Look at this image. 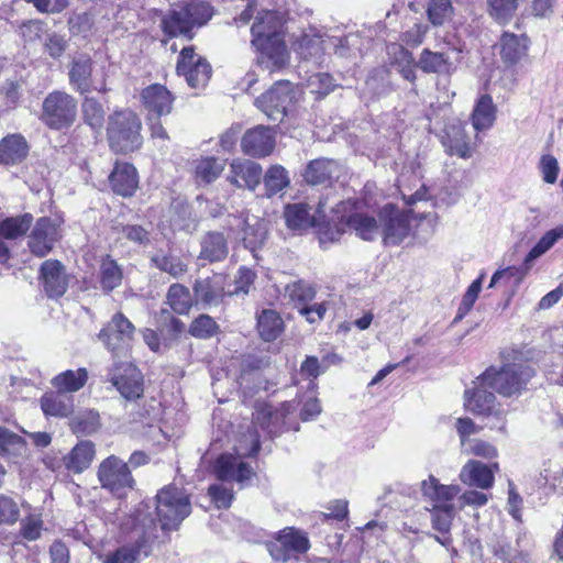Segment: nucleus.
Returning <instances> with one entry per match:
<instances>
[{
  "label": "nucleus",
  "mask_w": 563,
  "mask_h": 563,
  "mask_svg": "<svg viewBox=\"0 0 563 563\" xmlns=\"http://www.w3.org/2000/svg\"><path fill=\"white\" fill-rule=\"evenodd\" d=\"M280 19L275 11H263L251 27L252 44L258 51L257 63L263 70L274 73L288 63V52L279 29Z\"/></svg>",
  "instance_id": "nucleus-1"
},
{
  "label": "nucleus",
  "mask_w": 563,
  "mask_h": 563,
  "mask_svg": "<svg viewBox=\"0 0 563 563\" xmlns=\"http://www.w3.org/2000/svg\"><path fill=\"white\" fill-rule=\"evenodd\" d=\"M142 122L131 109L117 110L108 117L107 139L115 153L128 154L142 146Z\"/></svg>",
  "instance_id": "nucleus-2"
},
{
  "label": "nucleus",
  "mask_w": 563,
  "mask_h": 563,
  "mask_svg": "<svg viewBox=\"0 0 563 563\" xmlns=\"http://www.w3.org/2000/svg\"><path fill=\"white\" fill-rule=\"evenodd\" d=\"M534 371L525 363H510L500 369L487 368L481 375L482 386H488L504 397L520 394L533 377Z\"/></svg>",
  "instance_id": "nucleus-3"
},
{
  "label": "nucleus",
  "mask_w": 563,
  "mask_h": 563,
  "mask_svg": "<svg viewBox=\"0 0 563 563\" xmlns=\"http://www.w3.org/2000/svg\"><path fill=\"white\" fill-rule=\"evenodd\" d=\"M191 512L188 496L179 488L167 486L156 495V515L163 530H176Z\"/></svg>",
  "instance_id": "nucleus-4"
},
{
  "label": "nucleus",
  "mask_w": 563,
  "mask_h": 563,
  "mask_svg": "<svg viewBox=\"0 0 563 563\" xmlns=\"http://www.w3.org/2000/svg\"><path fill=\"white\" fill-rule=\"evenodd\" d=\"M77 100L65 91L49 92L43 100L40 120L52 130L71 126L77 117Z\"/></svg>",
  "instance_id": "nucleus-5"
},
{
  "label": "nucleus",
  "mask_w": 563,
  "mask_h": 563,
  "mask_svg": "<svg viewBox=\"0 0 563 563\" xmlns=\"http://www.w3.org/2000/svg\"><path fill=\"white\" fill-rule=\"evenodd\" d=\"M98 481L103 489L118 498H123L135 486L129 464L117 455H110L98 466Z\"/></svg>",
  "instance_id": "nucleus-6"
},
{
  "label": "nucleus",
  "mask_w": 563,
  "mask_h": 563,
  "mask_svg": "<svg viewBox=\"0 0 563 563\" xmlns=\"http://www.w3.org/2000/svg\"><path fill=\"white\" fill-rule=\"evenodd\" d=\"M295 100L294 85L289 80L276 81L255 99V106L274 122H282Z\"/></svg>",
  "instance_id": "nucleus-7"
},
{
  "label": "nucleus",
  "mask_w": 563,
  "mask_h": 563,
  "mask_svg": "<svg viewBox=\"0 0 563 563\" xmlns=\"http://www.w3.org/2000/svg\"><path fill=\"white\" fill-rule=\"evenodd\" d=\"M134 332V324L122 312H117L100 330L98 338L114 357H120L128 353Z\"/></svg>",
  "instance_id": "nucleus-8"
},
{
  "label": "nucleus",
  "mask_w": 563,
  "mask_h": 563,
  "mask_svg": "<svg viewBox=\"0 0 563 563\" xmlns=\"http://www.w3.org/2000/svg\"><path fill=\"white\" fill-rule=\"evenodd\" d=\"M267 551L276 562H286L292 556L306 553L310 542L306 533L294 528L286 527L276 533L275 540L266 543Z\"/></svg>",
  "instance_id": "nucleus-9"
},
{
  "label": "nucleus",
  "mask_w": 563,
  "mask_h": 563,
  "mask_svg": "<svg viewBox=\"0 0 563 563\" xmlns=\"http://www.w3.org/2000/svg\"><path fill=\"white\" fill-rule=\"evenodd\" d=\"M177 74L184 76L191 88H202L211 77L212 68L206 58L196 54L194 46H186L180 51Z\"/></svg>",
  "instance_id": "nucleus-10"
},
{
  "label": "nucleus",
  "mask_w": 563,
  "mask_h": 563,
  "mask_svg": "<svg viewBox=\"0 0 563 563\" xmlns=\"http://www.w3.org/2000/svg\"><path fill=\"white\" fill-rule=\"evenodd\" d=\"M62 238L60 222L55 219L42 217L37 219L29 235V249L37 257H44L52 252Z\"/></svg>",
  "instance_id": "nucleus-11"
},
{
  "label": "nucleus",
  "mask_w": 563,
  "mask_h": 563,
  "mask_svg": "<svg viewBox=\"0 0 563 563\" xmlns=\"http://www.w3.org/2000/svg\"><path fill=\"white\" fill-rule=\"evenodd\" d=\"M263 176L262 167L258 163L250 159H233L230 164V170L227 175L228 181L241 189L255 190Z\"/></svg>",
  "instance_id": "nucleus-12"
},
{
  "label": "nucleus",
  "mask_w": 563,
  "mask_h": 563,
  "mask_svg": "<svg viewBox=\"0 0 563 563\" xmlns=\"http://www.w3.org/2000/svg\"><path fill=\"white\" fill-rule=\"evenodd\" d=\"M380 217L384 222L383 240L385 245L400 244L410 231L408 217L389 205L384 208Z\"/></svg>",
  "instance_id": "nucleus-13"
},
{
  "label": "nucleus",
  "mask_w": 563,
  "mask_h": 563,
  "mask_svg": "<svg viewBox=\"0 0 563 563\" xmlns=\"http://www.w3.org/2000/svg\"><path fill=\"white\" fill-rule=\"evenodd\" d=\"M244 154L252 157H265L275 147V137L269 128L258 125L245 132L241 141Z\"/></svg>",
  "instance_id": "nucleus-14"
},
{
  "label": "nucleus",
  "mask_w": 563,
  "mask_h": 563,
  "mask_svg": "<svg viewBox=\"0 0 563 563\" xmlns=\"http://www.w3.org/2000/svg\"><path fill=\"white\" fill-rule=\"evenodd\" d=\"M112 191L122 197H131L139 188V174L134 165L117 161L109 177Z\"/></svg>",
  "instance_id": "nucleus-15"
},
{
  "label": "nucleus",
  "mask_w": 563,
  "mask_h": 563,
  "mask_svg": "<svg viewBox=\"0 0 563 563\" xmlns=\"http://www.w3.org/2000/svg\"><path fill=\"white\" fill-rule=\"evenodd\" d=\"M142 103L148 112V120L169 114L173 109L172 93L162 85L154 84L142 90Z\"/></svg>",
  "instance_id": "nucleus-16"
},
{
  "label": "nucleus",
  "mask_w": 563,
  "mask_h": 563,
  "mask_svg": "<svg viewBox=\"0 0 563 563\" xmlns=\"http://www.w3.org/2000/svg\"><path fill=\"white\" fill-rule=\"evenodd\" d=\"M41 277L49 298L62 297L68 288V277L59 261L47 260L41 266Z\"/></svg>",
  "instance_id": "nucleus-17"
},
{
  "label": "nucleus",
  "mask_w": 563,
  "mask_h": 563,
  "mask_svg": "<svg viewBox=\"0 0 563 563\" xmlns=\"http://www.w3.org/2000/svg\"><path fill=\"white\" fill-rule=\"evenodd\" d=\"M499 471L497 462L486 465L479 461L471 460L461 470L460 479L470 486L488 489L494 485V473Z\"/></svg>",
  "instance_id": "nucleus-18"
},
{
  "label": "nucleus",
  "mask_w": 563,
  "mask_h": 563,
  "mask_svg": "<svg viewBox=\"0 0 563 563\" xmlns=\"http://www.w3.org/2000/svg\"><path fill=\"white\" fill-rule=\"evenodd\" d=\"M192 290L197 303H201L205 308L219 306L224 297V278L218 274L198 278Z\"/></svg>",
  "instance_id": "nucleus-19"
},
{
  "label": "nucleus",
  "mask_w": 563,
  "mask_h": 563,
  "mask_svg": "<svg viewBox=\"0 0 563 563\" xmlns=\"http://www.w3.org/2000/svg\"><path fill=\"white\" fill-rule=\"evenodd\" d=\"M228 228L232 232L236 230V236L241 238L245 247L250 250L260 247L266 240V230L257 220L250 223L247 218L231 216L228 219Z\"/></svg>",
  "instance_id": "nucleus-20"
},
{
  "label": "nucleus",
  "mask_w": 563,
  "mask_h": 563,
  "mask_svg": "<svg viewBox=\"0 0 563 563\" xmlns=\"http://www.w3.org/2000/svg\"><path fill=\"white\" fill-rule=\"evenodd\" d=\"M161 29L168 37H185L188 41L195 36L194 26L188 20L186 12L179 2L175 3L172 9L162 18Z\"/></svg>",
  "instance_id": "nucleus-21"
},
{
  "label": "nucleus",
  "mask_w": 563,
  "mask_h": 563,
  "mask_svg": "<svg viewBox=\"0 0 563 563\" xmlns=\"http://www.w3.org/2000/svg\"><path fill=\"white\" fill-rule=\"evenodd\" d=\"M199 260L208 263L224 261L229 255V241L223 232L208 231L200 238Z\"/></svg>",
  "instance_id": "nucleus-22"
},
{
  "label": "nucleus",
  "mask_w": 563,
  "mask_h": 563,
  "mask_svg": "<svg viewBox=\"0 0 563 563\" xmlns=\"http://www.w3.org/2000/svg\"><path fill=\"white\" fill-rule=\"evenodd\" d=\"M30 146L22 134H8L0 140V164L10 167L21 164L29 155Z\"/></svg>",
  "instance_id": "nucleus-23"
},
{
  "label": "nucleus",
  "mask_w": 563,
  "mask_h": 563,
  "mask_svg": "<svg viewBox=\"0 0 563 563\" xmlns=\"http://www.w3.org/2000/svg\"><path fill=\"white\" fill-rule=\"evenodd\" d=\"M420 490L426 501L432 507L451 505L452 500L460 493L456 485H443L437 477L430 475L428 479L420 483Z\"/></svg>",
  "instance_id": "nucleus-24"
},
{
  "label": "nucleus",
  "mask_w": 563,
  "mask_h": 563,
  "mask_svg": "<svg viewBox=\"0 0 563 563\" xmlns=\"http://www.w3.org/2000/svg\"><path fill=\"white\" fill-rule=\"evenodd\" d=\"M340 176V164L334 159L317 158L311 161L303 173L305 180L310 185H331Z\"/></svg>",
  "instance_id": "nucleus-25"
},
{
  "label": "nucleus",
  "mask_w": 563,
  "mask_h": 563,
  "mask_svg": "<svg viewBox=\"0 0 563 563\" xmlns=\"http://www.w3.org/2000/svg\"><path fill=\"white\" fill-rule=\"evenodd\" d=\"M150 537L142 532L133 543L120 547L106 556L104 563H135L151 552Z\"/></svg>",
  "instance_id": "nucleus-26"
},
{
  "label": "nucleus",
  "mask_w": 563,
  "mask_h": 563,
  "mask_svg": "<svg viewBox=\"0 0 563 563\" xmlns=\"http://www.w3.org/2000/svg\"><path fill=\"white\" fill-rule=\"evenodd\" d=\"M473 390H465V408L474 415L490 416L496 408V397L488 386H482L481 376L477 377Z\"/></svg>",
  "instance_id": "nucleus-27"
},
{
  "label": "nucleus",
  "mask_w": 563,
  "mask_h": 563,
  "mask_svg": "<svg viewBox=\"0 0 563 563\" xmlns=\"http://www.w3.org/2000/svg\"><path fill=\"white\" fill-rule=\"evenodd\" d=\"M442 144L445 152L451 156L456 155L462 158L472 156L470 140L462 123H453L446 126Z\"/></svg>",
  "instance_id": "nucleus-28"
},
{
  "label": "nucleus",
  "mask_w": 563,
  "mask_h": 563,
  "mask_svg": "<svg viewBox=\"0 0 563 563\" xmlns=\"http://www.w3.org/2000/svg\"><path fill=\"white\" fill-rule=\"evenodd\" d=\"M41 408L45 416L65 418L74 412V396L57 389L45 393L41 399Z\"/></svg>",
  "instance_id": "nucleus-29"
},
{
  "label": "nucleus",
  "mask_w": 563,
  "mask_h": 563,
  "mask_svg": "<svg viewBox=\"0 0 563 563\" xmlns=\"http://www.w3.org/2000/svg\"><path fill=\"white\" fill-rule=\"evenodd\" d=\"M92 65L93 63L90 56L86 54H79L71 60L70 69L68 73L69 82L80 93H87L91 91Z\"/></svg>",
  "instance_id": "nucleus-30"
},
{
  "label": "nucleus",
  "mask_w": 563,
  "mask_h": 563,
  "mask_svg": "<svg viewBox=\"0 0 563 563\" xmlns=\"http://www.w3.org/2000/svg\"><path fill=\"white\" fill-rule=\"evenodd\" d=\"M152 265L174 278L183 276L188 271V263L169 247L167 251L157 250L151 256Z\"/></svg>",
  "instance_id": "nucleus-31"
},
{
  "label": "nucleus",
  "mask_w": 563,
  "mask_h": 563,
  "mask_svg": "<svg viewBox=\"0 0 563 563\" xmlns=\"http://www.w3.org/2000/svg\"><path fill=\"white\" fill-rule=\"evenodd\" d=\"M125 372L129 374L117 376L112 375L111 382L119 393L126 400H135L143 395V380L141 374L136 372L130 364L126 365Z\"/></svg>",
  "instance_id": "nucleus-32"
},
{
  "label": "nucleus",
  "mask_w": 563,
  "mask_h": 563,
  "mask_svg": "<svg viewBox=\"0 0 563 563\" xmlns=\"http://www.w3.org/2000/svg\"><path fill=\"white\" fill-rule=\"evenodd\" d=\"M452 62L448 54L423 48L417 60V67L426 74L448 75L452 69Z\"/></svg>",
  "instance_id": "nucleus-33"
},
{
  "label": "nucleus",
  "mask_w": 563,
  "mask_h": 563,
  "mask_svg": "<svg viewBox=\"0 0 563 563\" xmlns=\"http://www.w3.org/2000/svg\"><path fill=\"white\" fill-rule=\"evenodd\" d=\"M497 108L489 95L481 96L472 112V124L477 132L490 129L496 120Z\"/></svg>",
  "instance_id": "nucleus-34"
},
{
  "label": "nucleus",
  "mask_w": 563,
  "mask_h": 563,
  "mask_svg": "<svg viewBox=\"0 0 563 563\" xmlns=\"http://www.w3.org/2000/svg\"><path fill=\"white\" fill-rule=\"evenodd\" d=\"M95 444L91 441H80L65 457L67 470L81 473L87 470L95 457Z\"/></svg>",
  "instance_id": "nucleus-35"
},
{
  "label": "nucleus",
  "mask_w": 563,
  "mask_h": 563,
  "mask_svg": "<svg viewBox=\"0 0 563 563\" xmlns=\"http://www.w3.org/2000/svg\"><path fill=\"white\" fill-rule=\"evenodd\" d=\"M528 38L525 35L504 33L500 38V56L504 63L514 65L526 54Z\"/></svg>",
  "instance_id": "nucleus-36"
},
{
  "label": "nucleus",
  "mask_w": 563,
  "mask_h": 563,
  "mask_svg": "<svg viewBox=\"0 0 563 563\" xmlns=\"http://www.w3.org/2000/svg\"><path fill=\"white\" fill-rule=\"evenodd\" d=\"M88 380V372L86 368H78L76 371L67 369L51 380L52 386L67 395H73L74 393L80 390Z\"/></svg>",
  "instance_id": "nucleus-37"
},
{
  "label": "nucleus",
  "mask_w": 563,
  "mask_h": 563,
  "mask_svg": "<svg viewBox=\"0 0 563 563\" xmlns=\"http://www.w3.org/2000/svg\"><path fill=\"white\" fill-rule=\"evenodd\" d=\"M26 453L25 440L8 428L0 427V456L15 460L24 457Z\"/></svg>",
  "instance_id": "nucleus-38"
},
{
  "label": "nucleus",
  "mask_w": 563,
  "mask_h": 563,
  "mask_svg": "<svg viewBox=\"0 0 563 563\" xmlns=\"http://www.w3.org/2000/svg\"><path fill=\"white\" fill-rule=\"evenodd\" d=\"M283 319L274 310L264 309L257 316V330L260 336L266 342L277 339L283 331Z\"/></svg>",
  "instance_id": "nucleus-39"
},
{
  "label": "nucleus",
  "mask_w": 563,
  "mask_h": 563,
  "mask_svg": "<svg viewBox=\"0 0 563 563\" xmlns=\"http://www.w3.org/2000/svg\"><path fill=\"white\" fill-rule=\"evenodd\" d=\"M286 224L291 230H305L314 225V217L310 214L308 205L298 202L285 207Z\"/></svg>",
  "instance_id": "nucleus-40"
},
{
  "label": "nucleus",
  "mask_w": 563,
  "mask_h": 563,
  "mask_svg": "<svg viewBox=\"0 0 563 563\" xmlns=\"http://www.w3.org/2000/svg\"><path fill=\"white\" fill-rule=\"evenodd\" d=\"M179 4L195 29L207 24L213 15L212 5L205 0H183Z\"/></svg>",
  "instance_id": "nucleus-41"
},
{
  "label": "nucleus",
  "mask_w": 563,
  "mask_h": 563,
  "mask_svg": "<svg viewBox=\"0 0 563 563\" xmlns=\"http://www.w3.org/2000/svg\"><path fill=\"white\" fill-rule=\"evenodd\" d=\"M33 223L31 213L8 217L0 221V235L7 240H15L23 236Z\"/></svg>",
  "instance_id": "nucleus-42"
},
{
  "label": "nucleus",
  "mask_w": 563,
  "mask_h": 563,
  "mask_svg": "<svg viewBox=\"0 0 563 563\" xmlns=\"http://www.w3.org/2000/svg\"><path fill=\"white\" fill-rule=\"evenodd\" d=\"M123 273L118 263L109 255L100 264L99 280L103 291L110 292L122 284Z\"/></svg>",
  "instance_id": "nucleus-43"
},
{
  "label": "nucleus",
  "mask_w": 563,
  "mask_h": 563,
  "mask_svg": "<svg viewBox=\"0 0 563 563\" xmlns=\"http://www.w3.org/2000/svg\"><path fill=\"white\" fill-rule=\"evenodd\" d=\"M224 169V161L217 157L201 158L195 166V178L199 185L214 181Z\"/></svg>",
  "instance_id": "nucleus-44"
},
{
  "label": "nucleus",
  "mask_w": 563,
  "mask_h": 563,
  "mask_svg": "<svg viewBox=\"0 0 563 563\" xmlns=\"http://www.w3.org/2000/svg\"><path fill=\"white\" fill-rule=\"evenodd\" d=\"M344 225L365 241H373L378 234V225L375 218L362 213L350 216Z\"/></svg>",
  "instance_id": "nucleus-45"
},
{
  "label": "nucleus",
  "mask_w": 563,
  "mask_h": 563,
  "mask_svg": "<svg viewBox=\"0 0 563 563\" xmlns=\"http://www.w3.org/2000/svg\"><path fill=\"white\" fill-rule=\"evenodd\" d=\"M559 239H563V225H559L547 233L537 242L525 257V271H529L533 261L548 252Z\"/></svg>",
  "instance_id": "nucleus-46"
},
{
  "label": "nucleus",
  "mask_w": 563,
  "mask_h": 563,
  "mask_svg": "<svg viewBox=\"0 0 563 563\" xmlns=\"http://www.w3.org/2000/svg\"><path fill=\"white\" fill-rule=\"evenodd\" d=\"M285 292L296 308L310 303L317 294L316 287L302 279L292 282L285 287Z\"/></svg>",
  "instance_id": "nucleus-47"
},
{
  "label": "nucleus",
  "mask_w": 563,
  "mask_h": 563,
  "mask_svg": "<svg viewBox=\"0 0 563 563\" xmlns=\"http://www.w3.org/2000/svg\"><path fill=\"white\" fill-rule=\"evenodd\" d=\"M263 181L267 197L282 192L290 184L288 173L282 165L269 167L263 176Z\"/></svg>",
  "instance_id": "nucleus-48"
},
{
  "label": "nucleus",
  "mask_w": 563,
  "mask_h": 563,
  "mask_svg": "<svg viewBox=\"0 0 563 563\" xmlns=\"http://www.w3.org/2000/svg\"><path fill=\"white\" fill-rule=\"evenodd\" d=\"M167 303L176 313H187L192 303L189 289L181 284H173L167 291Z\"/></svg>",
  "instance_id": "nucleus-49"
},
{
  "label": "nucleus",
  "mask_w": 563,
  "mask_h": 563,
  "mask_svg": "<svg viewBox=\"0 0 563 563\" xmlns=\"http://www.w3.org/2000/svg\"><path fill=\"white\" fill-rule=\"evenodd\" d=\"M451 0H429L427 7L428 19L434 26H441L453 15Z\"/></svg>",
  "instance_id": "nucleus-50"
},
{
  "label": "nucleus",
  "mask_w": 563,
  "mask_h": 563,
  "mask_svg": "<svg viewBox=\"0 0 563 563\" xmlns=\"http://www.w3.org/2000/svg\"><path fill=\"white\" fill-rule=\"evenodd\" d=\"M85 123L92 129H100L104 122V110L102 104L95 98L86 97L81 104Z\"/></svg>",
  "instance_id": "nucleus-51"
},
{
  "label": "nucleus",
  "mask_w": 563,
  "mask_h": 563,
  "mask_svg": "<svg viewBox=\"0 0 563 563\" xmlns=\"http://www.w3.org/2000/svg\"><path fill=\"white\" fill-rule=\"evenodd\" d=\"M218 323L208 314H200L189 327V333L197 339H210L219 332Z\"/></svg>",
  "instance_id": "nucleus-52"
},
{
  "label": "nucleus",
  "mask_w": 563,
  "mask_h": 563,
  "mask_svg": "<svg viewBox=\"0 0 563 563\" xmlns=\"http://www.w3.org/2000/svg\"><path fill=\"white\" fill-rule=\"evenodd\" d=\"M454 517V506L445 505L432 507L431 522L434 530L440 533H449Z\"/></svg>",
  "instance_id": "nucleus-53"
},
{
  "label": "nucleus",
  "mask_w": 563,
  "mask_h": 563,
  "mask_svg": "<svg viewBox=\"0 0 563 563\" xmlns=\"http://www.w3.org/2000/svg\"><path fill=\"white\" fill-rule=\"evenodd\" d=\"M489 14L497 21L505 23L518 8V0H487Z\"/></svg>",
  "instance_id": "nucleus-54"
},
{
  "label": "nucleus",
  "mask_w": 563,
  "mask_h": 563,
  "mask_svg": "<svg viewBox=\"0 0 563 563\" xmlns=\"http://www.w3.org/2000/svg\"><path fill=\"white\" fill-rule=\"evenodd\" d=\"M99 427V415L96 411H87L76 416L71 420V429L76 433L90 434Z\"/></svg>",
  "instance_id": "nucleus-55"
},
{
  "label": "nucleus",
  "mask_w": 563,
  "mask_h": 563,
  "mask_svg": "<svg viewBox=\"0 0 563 563\" xmlns=\"http://www.w3.org/2000/svg\"><path fill=\"white\" fill-rule=\"evenodd\" d=\"M256 278L255 272L252 269L241 266L238 269L236 276H235V286L234 289L229 290L228 295L230 296H245L250 292V289Z\"/></svg>",
  "instance_id": "nucleus-56"
},
{
  "label": "nucleus",
  "mask_w": 563,
  "mask_h": 563,
  "mask_svg": "<svg viewBox=\"0 0 563 563\" xmlns=\"http://www.w3.org/2000/svg\"><path fill=\"white\" fill-rule=\"evenodd\" d=\"M20 517L18 503L10 496L0 495V525H12Z\"/></svg>",
  "instance_id": "nucleus-57"
},
{
  "label": "nucleus",
  "mask_w": 563,
  "mask_h": 563,
  "mask_svg": "<svg viewBox=\"0 0 563 563\" xmlns=\"http://www.w3.org/2000/svg\"><path fill=\"white\" fill-rule=\"evenodd\" d=\"M208 494L218 508H229L233 500L232 488L223 484H213L208 488Z\"/></svg>",
  "instance_id": "nucleus-58"
},
{
  "label": "nucleus",
  "mask_w": 563,
  "mask_h": 563,
  "mask_svg": "<svg viewBox=\"0 0 563 563\" xmlns=\"http://www.w3.org/2000/svg\"><path fill=\"white\" fill-rule=\"evenodd\" d=\"M494 554L503 563H523L525 555L516 547L508 543H498L494 547Z\"/></svg>",
  "instance_id": "nucleus-59"
},
{
  "label": "nucleus",
  "mask_w": 563,
  "mask_h": 563,
  "mask_svg": "<svg viewBox=\"0 0 563 563\" xmlns=\"http://www.w3.org/2000/svg\"><path fill=\"white\" fill-rule=\"evenodd\" d=\"M235 463L234 459L230 455H220L217 459L214 465V473L218 479L220 481H230L234 476Z\"/></svg>",
  "instance_id": "nucleus-60"
},
{
  "label": "nucleus",
  "mask_w": 563,
  "mask_h": 563,
  "mask_svg": "<svg viewBox=\"0 0 563 563\" xmlns=\"http://www.w3.org/2000/svg\"><path fill=\"white\" fill-rule=\"evenodd\" d=\"M542 178L547 184H554L558 179L559 163L552 155H543L540 161Z\"/></svg>",
  "instance_id": "nucleus-61"
},
{
  "label": "nucleus",
  "mask_w": 563,
  "mask_h": 563,
  "mask_svg": "<svg viewBox=\"0 0 563 563\" xmlns=\"http://www.w3.org/2000/svg\"><path fill=\"white\" fill-rule=\"evenodd\" d=\"M123 236L139 245H147L150 243V233L142 225L129 224L122 229Z\"/></svg>",
  "instance_id": "nucleus-62"
},
{
  "label": "nucleus",
  "mask_w": 563,
  "mask_h": 563,
  "mask_svg": "<svg viewBox=\"0 0 563 563\" xmlns=\"http://www.w3.org/2000/svg\"><path fill=\"white\" fill-rule=\"evenodd\" d=\"M271 364L268 356L249 355L245 357L241 365V375L252 374L253 372L262 371Z\"/></svg>",
  "instance_id": "nucleus-63"
},
{
  "label": "nucleus",
  "mask_w": 563,
  "mask_h": 563,
  "mask_svg": "<svg viewBox=\"0 0 563 563\" xmlns=\"http://www.w3.org/2000/svg\"><path fill=\"white\" fill-rule=\"evenodd\" d=\"M42 520L36 517H29L21 522V536L29 540L34 541L41 537Z\"/></svg>",
  "instance_id": "nucleus-64"
}]
</instances>
